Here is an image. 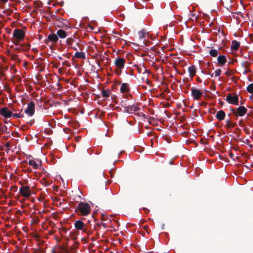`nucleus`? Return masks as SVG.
I'll use <instances>...</instances> for the list:
<instances>
[{"label":"nucleus","mask_w":253,"mask_h":253,"mask_svg":"<svg viewBox=\"0 0 253 253\" xmlns=\"http://www.w3.org/2000/svg\"><path fill=\"white\" fill-rule=\"evenodd\" d=\"M221 70L220 69L216 70L215 72V77L219 76L221 74Z\"/></svg>","instance_id":"35"},{"label":"nucleus","mask_w":253,"mask_h":253,"mask_svg":"<svg viewBox=\"0 0 253 253\" xmlns=\"http://www.w3.org/2000/svg\"><path fill=\"white\" fill-rule=\"evenodd\" d=\"M102 95L104 97H108L110 96L109 90H103L102 91Z\"/></svg>","instance_id":"28"},{"label":"nucleus","mask_w":253,"mask_h":253,"mask_svg":"<svg viewBox=\"0 0 253 253\" xmlns=\"http://www.w3.org/2000/svg\"><path fill=\"white\" fill-rule=\"evenodd\" d=\"M25 113L29 117H31L34 114L35 103L33 101H31L28 104L27 108L25 110Z\"/></svg>","instance_id":"6"},{"label":"nucleus","mask_w":253,"mask_h":253,"mask_svg":"<svg viewBox=\"0 0 253 253\" xmlns=\"http://www.w3.org/2000/svg\"><path fill=\"white\" fill-rule=\"evenodd\" d=\"M19 46L23 48V50L27 51L29 50L30 47V45L29 44H20Z\"/></svg>","instance_id":"26"},{"label":"nucleus","mask_w":253,"mask_h":253,"mask_svg":"<svg viewBox=\"0 0 253 253\" xmlns=\"http://www.w3.org/2000/svg\"><path fill=\"white\" fill-rule=\"evenodd\" d=\"M47 39L49 41L52 42H56L58 40V38L57 35V34H49L48 37Z\"/></svg>","instance_id":"18"},{"label":"nucleus","mask_w":253,"mask_h":253,"mask_svg":"<svg viewBox=\"0 0 253 253\" xmlns=\"http://www.w3.org/2000/svg\"><path fill=\"white\" fill-rule=\"evenodd\" d=\"M0 0L1 1V2H4V3L8 1V0Z\"/></svg>","instance_id":"47"},{"label":"nucleus","mask_w":253,"mask_h":253,"mask_svg":"<svg viewBox=\"0 0 253 253\" xmlns=\"http://www.w3.org/2000/svg\"><path fill=\"white\" fill-rule=\"evenodd\" d=\"M74 57L84 59L85 58V54L84 52H76Z\"/></svg>","instance_id":"20"},{"label":"nucleus","mask_w":253,"mask_h":253,"mask_svg":"<svg viewBox=\"0 0 253 253\" xmlns=\"http://www.w3.org/2000/svg\"><path fill=\"white\" fill-rule=\"evenodd\" d=\"M231 111L234 115L236 116L242 117L247 112V109L244 106H240L236 110L234 109H231Z\"/></svg>","instance_id":"3"},{"label":"nucleus","mask_w":253,"mask_h":253,"mask_svg":"<svg viewBox=\"0 0 253 253\" xmlns=\"http://www.w3.org/2000/svg\"><path fill=\"white\" fill-rule=\"evenodd\" d=\"M0 115L5 118H9L12 116V112L7 107H3L0 109Z\"/></svg>","instance_id":"10"},{"label":"nucleus","mask_w":253,"mask_h":253,"mask_svg":"<svg viewBox=\"0 0 253 253\" xmlns=\"http://www.w3.org/2000/svg\"><path fill=\"white\" fill-rule=\"evenodd\" d=\"M67 253H70V252H67Z\"/></svg>","instance_id":"62"},{"label":"nucleus","mask_w":253,"mask_h":253,"mask_svg":"<svg viewBox=\"0 0 253 253\" xmlns=\"http://www.w3.org/2000/svg\"><path fill=\"white\" fill-rule=\"evenodd\" d=\"M139 110V108L137 107V106L135 104L129 105H128L127 107V111L129 112H134Z\"/></svg>","instance_id":"21"},{"label":"nucleus","mask_w":253,"mask_h":253,"mask_svg":"<svg viewBox=\"0 0 253 253\" xmlns=\"http://www.w3.org/2000/svg\"><path fill=\"white\" fill-rule=\"evenodd\" d=\"M48 42H49V40H48V39H46V40H45L44 42H45V44H48Z\"/></svg>","instance_id":"46"},{"label":"nucleus","mask_w":253,"mask_h":253,"mask_svg":"<svg viewBox=\"0 0 253 253\" xmlns=\"http://www.w3.org/2000/svg\"><path fill=\"white\" fill-rule=\"evenodd\" d=\"M121 105L122 107L126 109V111H127V107L128 105H127L126 103V100L122 101L121 103Z\"/></svg>","instance_id":"31"},{"label":"nucleus","mask_w":253,"mask_h":253,"mask_svg":"<svg viewBox=\"0 0 253 253\" xmlns=\"http://www.w3.org/2000/svg\"><path fill=\"white\" fill-rule=\"evenodd\" d=\"M210 75H211V77H213V74H211Z\"/></svg>","instance_id":"53"},{"label":"nucleus","mask_w":253,"mask_h":253,"mask_svg":"<svg viewBox=\"0 0 253 253\" xmlns=\"http://www.w3.org/2000/svg\"><path fill=\"white\" fill-rule=\"evenodd\" d=\"M149 41H145V42H143V44H144L146 46H147L148 45V44L149 43Z\"/></svg>","instance_id":"40"},{"label":"nucleus","mask_w":253,"mask_h":253,"mask_svg":"<svg viewBox=\"0 0 253 253\" xmlns=\"http://www.w3.org/2000/svg\"><path fill=\"white\" fill-rule=\"evenodd\" d=\"M138 36H139V38L140 39H142L144 38L146 36V31H145V30H142L138 32Z\"/></svg>","instance_id":"25"},{"label":"nucleus","mask_w":253,"mask_h":253,"mask_svg":"<svg viewBox=\"0 0 253 253\" xmlns=\"http://www.w3.org/2000/svg\"><path fill=\"white\" fill-rule=\"evenodd\" d=\"M226 126L227 128L233 127L235 126L236 123H233L231 122L230 119H227L226 121Z\"/></svg>","instance_id":"24"},{"label":"nucleus","mask_w":253,"mask_h":253,"mask_svg":"<svg viewBox=\"0 0 253 253\" xmlns=\"http://www.w3.org/2000/svg\"><path fill=\"white\" fill-rule=\"evenodd\" d=\"M240 45V43L239 42L236 40H234L232 42L231 49L232 50L237 51L239 49Z\"/></svg>","instance_id":"17"},{"label":"nucleus","mask_w":253,"mask_h":253,"mask_svg":"<svg viewBox=\"0 0 253 253\" xmlns=\"http://www.w3.org/2000/svg\"><path fill=\"white\" fill-rule=\"evenodd\" d=\"M56 34L58 36V38H59L60 39H65L68 36V34L64 30H63L62 29L58 30L57 31Z\"/></svg>","instance_id":"14"},{"label":"nucleus","mask_w":253,"mask_h":253,"mask_svg":"<svg viewBox=\"0 0 253 253\" xmlns=\"http://www.w3.org/2000/svg\"><path fill=\"white\" fill-rule=\"evenodd\" d=\"M41 183L45 186H48L50 185V183L46 180L45 178L41 179Z\"/></svg>","instance_id":"29"},{"label":"nucleus","mask_w":253,"mask_h":253,"mask_svg":"<svg viewBox=\"0 0 253 253\" xmlns=\"http://www.w3.org/2000/svg\"><path fill=\"white\" fill-rule=\"evenodd\" d=\"M74 50H77V48L76 47H72Z\"/></svg>","instance_id":"52"},{"label":"nucleus","mask_w":253,"mask_h":253,"mask_svg":"<svg viewBox=\"0 0 253 253\" xmlns=\"http://www.w3.org/2000/svg\"><path fill=\"white\" fill-rule=\"evenodd\" d=\"M1 193H2V194H3V190H1Z\"/></svg>","instance_id":"57"},{"label":"nucleus","mask_w":253,"mask_h":253,"mask_svg":"<svg viewBox=\"0 0 253 253\" xmlns=\"http://www.w3.org/2000/svg\"><path fill=\"white\" fill-rule=\"evenodd\" d=\"M66 61H65V62L63 63V64L64 65V64H66Z\"/></svg>","instance_id":"58"},{"label":"nucleus","mask_w":253,"mask_h":253,"mask_svg":"<svg viewBox=\"0 0 253 253\" xmlns=\"http://www.w3.org/2000/svg\"><path fill=\"white\" fill-rule=\"evenodd\" d=\"M5 146L6 147V149L5 150V151L7 153H8L9 150H10V143L9 142H7L5 144Z\"/></svg>","instance_id":"34"},{"label":"nucleus","mask_w":253,"mask_h":253,"mask_svg":"<svg viewBox=\"0 0 253 253\" xmlns=\"http://www.w3.org/2000/svg\"><path fill=\"white\" fill-rule=\"evenodd\" d=\"M66 61H65V62L63 63V64L64 65V64H66Z\"/></svg>","instance_id":"59"},{"label":"nucleus","mask_w":253,"mask_h":253,"mask_svg":"<svg viewBox=\"0 0 253 253\" xmlns=\"http://www.w3.org/2000/svg\"><path fill=\"white\" fill-rule=\"evenodd\" d=\"M75 211H79L81 215L85 216L88 215L90 212V206L87 203L81 202L78 204Z\"/></svg>","instance_id":"1"},{"label":"nucleus","mask_w":253,"mask_h":253,"mask_svg":"<svg viewBox=\"0 0 253 253\" xmlns=\"http://www.w3.org/2000/svg\"><path fill=\"white\" fill-rule=\"evenodd\" d=\"M85 233H87L88 235H89L91 234L92 232H91V231H89V230H87V232H85Z\"/></svg>","instance_id":"45"},{"label":"nucleus","mask_w":253,"mask_h":253,"mask_svg":"<svg viewBox=\"0 0 253 253\" xmlns=\"http://www.w3.org/2000/svg\"><path fill=\"white\" fill-rule=\"evenodd\" d=\"M210 26H211V23H210Z\"/></svg>","instance_id":"60"},{"label":"nucleus","mask_w":253,"mask_h":253,"mask_svg":"<svg viewBox=\"0 0 253 253\" xmlns=\"http://www.w3.org/2000/svg\"><path fill=\"white\" fill-rule=\"evenodd\" d=\"M226 100L230 104L236 105L239 104V97L236 93H228L226 96Z\"/></svg>","instance_id":"2"},{"label":"nucleus","mask_w":253,"mask_h":253,"mask_svg":"<svg viewBox=\"0 0 253 253\" xmlns=\"http://www.w3.org/2000/svg\"><path fill=\"white\" fill-rule=\"evenodd\" d=\"M74 42L75 40L73 38H69L66 40V42L67 44L72 45Z\"/></svg>","instance_id":"30"},{"label":"nucleus","mask_w":253,"mask_h":253,"mask_svg":"<svg viewBox=\"0 0 253 253\" xmlns=\"http://www.w3.org/2000/svg\"><path fill=\"white\" fill-rule=\"evenodd\" d=\"M225 74L227 76V77H229L231 76V74L230 73V72H228V71H227L225 73Z\"/></svg>","instance_id":"42"},{"label":"nucleus","mask_w":253,"mask_h":253,"mask_svg":"<svg viewBox=\"0 0 253 253\" xmlns=\"http://www.w3.org/2000/svg\"><path fill=\"white\" fill-rule=\"evenodd\" d=\"M209 54L212 57H216L218 54V50L215 49H211L209 51Z\"/></svg>","instance_id":"23"},{"label":"nucleus","mask_w":253,"mask_h":253,"mask_svg":"<svg viewBox=\"0 0 253 253\" xmlns=\"http://www.w3.org/2000/svg\"><path fill=\"white\" fill-rule=\"evenodd\" d=\"M217 59L218 63L221 66L224 65L227 61V59L225 55H219L218 56Z\"/></svg>","instance_id":"16"},{"label":"nucleus","mask_w":253,"mask_h":253,"mask_svg":"<svg viewBox=\"0 0 253 253\" xmlns=\"http://www.w3.org/2000/svg\"><path fill=\"white\" fill-rule=\"evenodd\" d=\"M5 76V74L2 71H0V77H3Z\"/></svg>","instance_id":"43"},{"label":"nucleus","mask_w":253,"mask_h":253,"mask_svg":"<svg viewBox=\"0 0 253 253\" xmlns=\"http://www.w3.org/2000/svg\"><path fill=\"white\" fill-rule=\"evenodd\" d=\"M14 50L15 51H20L21 50V48H20V47H15V48L14 49Z\"/></svg>","instance_id":"41"},{"label":"nucleus","mask_w":253,"mask_h":253,"mask_svg":"<svg viewBox=\"0 0 253 253\" xmlns=\"http://www.w3.org/2000/svg\"><path fill=\"white\" fill-rule=\"evenodd\" d=\"M0 133H5V131H6L7 129V127L5 126H0Z\"/></svg>","instance_id":"33"},{"label":"nucleus","mask_w":253,"mask_h":253,"mask_svg":"<svg viewBox=\"0 0 253 253\" xmlns=\"http://www.w3.org/2000/svg\"><path fill=\"white\" fill-rule=\"evenodd\" d=\"M12 117L14 118H23L24 115H21L19 113H14V114H12Z\"/></svg>","instance_id":"32"},{"label":"nucleus","mask_w":253,"mask_h":253,"mask_svg":"<svg viewBox=\"0 0 253 253\" xmlns=\"http://www.w3.org/2000/svg\"><path fill=\"white\" fill-rule=\"evenodd\" d=\"M19 41H17L16 39L15 40H12V42L16 45H19Z\"/></svg>","instance_id":"38"},{"label":"nucleus","mask_w":253,"mask_h":253,"mask_svg":"<svg viewBox=\"0 0 253 253\" xmlns=\"http://www.w3.org/2000/svg\"><path fill=\"white\" fill-rule=\"evenodd\" d=\"M29 165L32 166L34 169H37L39 168V165L35 160H30L29 161Z\"/></svg>","instance_id":"22"},{"label":"nucleus","mask_w":253,"mask_h":253,"mask_svg":"<svg viewBox=\"0 0 253 253\" xmlns=\"http://www.w3.org/2000/svg\"><path fill=\"white\" fill-rule=\"evenodd\" d=\"M229 156H230V157L231 158H233V156H234V155H233V153H230V154H229Z\"/></svg>","instance_id":"48"},{"label":"nucleus","mask_w":253,"mask_h":253,"mask_svg":"<svg viewBox=\"0 0 253 253\" xmlns=\"http://www.w3.org/2000/svg\"><path fill=\"white\" fill-rule=\"evenodd\" d=\"M225 113L223 110H219L216 114L215 117L219 121L223 120L225 117Z\"/></svg>","instance_id":"13"},{"label":"nucleus","mask_w":253,"mask_h":253,"mask_svg":"<svg viewBox=\"0 0 253 253\" xmlns=\"http://www.w3.org/2000/svg\"><path fill=\"white\" fill-rule=\"evenodd\" d=\"M247 90L250 93H253V84H250L247 87Z\"/></svg>","instance_id":"27"},{"label":"nucleus","mask_w":253,"mask_h":253,"mask_svg":"<svg viewBox=\"0 0 253 253\" xmlns=\"http://www.w3.org/2000/svg\"><path fill=\"white\" fill-rule=\"evenodd\" d=\"M11 59L13 60H16L18 59V55L16 54H13L11 56Z\"/></svg>","instance_id":"37"},{"label":"nucleus","mask_w":253,"mask_h":253,"mask_svg":"<svg viewBox=\"0 0 253 253\" xmlns=\"http://www.w3.org/2000/svg\"><path fill=\"white\" fill-rule=\"evenodd\" d=\"M245 131H246V133H248V131H247V129H245Z\"/></svg>","instance_id":"55"},{"label":"nucleus","mask_w":253,"mask_h":253,"mask_svg":"<svg viewBox=\"0 0 253 253\" xmlns=\"http://www.w3.org/2000/svg\"><path fill=\"white\" fill-rule=\"evenodd\" d=\"M228 116H230V114H229L228 115Z\"/></svg>","instance_id":"61"},{"label":"nucleus","mask_w":253,"mask_h":253,"mask_svg":"<svg viewBox=\"0 0 253 253\" xmlns=\"http://www.w3.org/2000/svg\"><path fill=\"white\" fill-rule=\"evenodd\" d=\"M126 59L124 58L118 57L114 61V64L116 68L123 69L126 63Z\"/></svg>","instance_id":"7"},{"label":"nucleus","mask_w":253,"mask_h":253,"mask_svg":"<svg viewBox=\"0 0 253 253\" xmlns=\"http://www.w3.org/2000/svg\"><path fill=\"white\" fill-rule=\"evenodd\" d=\"M120 91L122 93L129 92V87L128 84L127 83H123L121 84Z\"/></svg>","instance_id":"15"},{"label":"nucleus","mask_w":253,"mask_h":253,"mask_svg":"<svg viewBox=\"0 0 253 253\" xmlns=\"http://www.w3.org/2000/svg\"><path fill=\"white\" fill-rule=\"evenodd\" d=\"M211 64V63H210V62H208V63H207V66H208V67H210V66Z\"/></svg>","instance_id":"49"},{"label":"nucleus","mask_w":253,"mask_h":253,"mask_svg":"<svg viewBox=\"0 0 253 253\" xmlns=\"http://www.w3.org/2000/svg\"><path fill=\"white\" fill-rule=\"evenodd\" d=\"M19 192L23 197L26 198L30 197L31 195V191L28 186L21 187L19 189Z\"/></svg>","instance_id":"9"},{"label":"nucleus","mask_w":253,"mask_h":253,"mask_svg":"<svg viewBox=\"0 0 253 253\" xmlns=\"http://www.w3.org/2000/svg\"><path fill=\"white\" fill-rule=\"evenodd\" d=\"M13 36L17 41H22L24 39L25 36L24 32L20 29H15L13 33Z\"/></svg>","instance_id":"4"},{"label":"nucleus","mask_w":253,"mask_h":253,"mask_svg":"<svg viewBox=\"0 0 253 253\" xmlns=\"http://www.w3.org/2000/svg\"><path fill=\"white\" fill-rule=\"evenodd\" d=\"M245 131H246V133H248V131H247V129H245Z\"/></svg>","instance_id":"56"},{"label":"nucleus","mask_w":253,"mask_h":253,"mask_svg":"<svg viewBox=\"0 0 253 253\" xmlns=\"http://www.w3.org/2000/svg\"><path fill=\"white\" fill-rule=\"evenodd\" d=\"M188 71L190 77L192 78L196 75V69L194 65L189 67Z\"/></svg>","instance_id":"19"},{"label":"nucleus","mask_w":253,"mask_h":253,"mask_svg":"<svg viewBox=\"0 0 253 253\" xmlns=\"http://www.w3.org/2000/svg\"><path fill=\"white\" fill-rule=\"evenodd\" d=\"M122 69H119V68H116V69H115V73L116 74H117L118 75H120L121 73H122Z\"/></svg>","instance_id":"36"},{"label":"nucleus","mask_w":253,"mask_h":253,"mask_svg":"<svg viewBox=\"0 0 253 253\" xmlns=\"http://www.w3.org/2000/svg\"><path fill=\"white\" fill-rule=\"evenodd\" d=\"M56 26L59 28H64V27H66L67 29L69 28L70 27L67 25V23L68 21L64 19H61V21L60 20H58L57 21Z\"/></svg>","instance_id":"12"},{"label":"nucleus","mask_w":253,"mask_h":253,"mask_svg":"<svg viewBox=\"0 0 253 253\" xmlns=\"http://www.w3.org/2000/svg\"><path fill=\"white\" fill-rule=\"evenodd\" d=\"M58 58H59L60 60H62V59H63V58H62V57L61 56H59V57H58Z\"/></svg>","instance_id":"50"},{"label":"nucleus","mask_w":253,"mask_h":253,"mask_svg":"<svg viewBox=\"0 0 253 253\" xmlns=\"http://www.w3.org/2000/svg\"><path fill=\"white\" fill-rule=\"evenodd\" d=\"M74 226L78 230H82L84 232H87V226L81 220H77L74 223Z\"/></svg>","instance_id":"8"},{"label":"nucleus","mask_w":253,"mask_h":253,"mask_svg":"<svg viewBox=\"0 0 253 253\" xmlns=\"http://www.w3.org/2000/svg\"><path fill=\"white\" fill-rule=\"evenodd\" d=\"M143 209L145 211L146 213H148L150 211L146 208H143Z\"/></svg>","instance_id":"39"},{"label":"nucleus","mask_w":253,"mask_h":253,"mask_svg":"<svg viewBox=\"0 0 253 253\" xmlns=\"http://www.w3.org/2000/svg\"><path fill=\"white\" fill-rule=\"evenodd\" d=\"M132 43L133 44H134V45H136V46H138V44H135V43Z\"/></svg>","instance_id":"51"},{"label":"nucleus","mask_w":253,"mask_h":253,"mask_svg":"<svg viewBox=\"0 0 253 253\" xmlns=\"http://www.w3.org/2000/svg\"><path fill=\"white\" fill-rule=\"evenodd\" d=\"M205 104V103H204V102H202L201 103V105H203V104Z\"/></svg>","instance_id":"54"},{"label":"nucleus","mask_w":253,"mask_h":253,"mask_svg":"<svg viewBox=\"0 0 253 253\" xmlns=\"http://www.w3.org/2000/svg\"><path fill=\"white\" fill-rule=\"evenodd\" d=\"M88 26V28H89L90 30H93L94 27H93L92 26H91V25H89Z\"/></svg>","instance_id":"44"},{"label":"nucleus","mask_w":253,"mask_h":253,"mask_svg":"<svg viewBox=\"0 0 253 253\" xmlns=\"http://www.w3.org/2000/svg\"><path fill=\"white\" fill-rule=\"evenodd\" d=\"M251 63L248 61H244L242 63V66L244 68L243 74L246 75L248 73L252 72L251 70L250 69Z\"/></svg>","instance_id":"11"},{"label":"nucleus","mask_w":253,"mask_h":253,"mask_svg":"<svg viewBox=\"0 0 253 253\" xmlns=\"http://www.w3.org/2000/svg\"><path fill=\"white\" fill-rule=\"evenodd\" d=\"M203 95V92L194 87L191 88V95L194 99L196 100H200Z\"/></svg>","instance_id":"5"}]
</instances>
